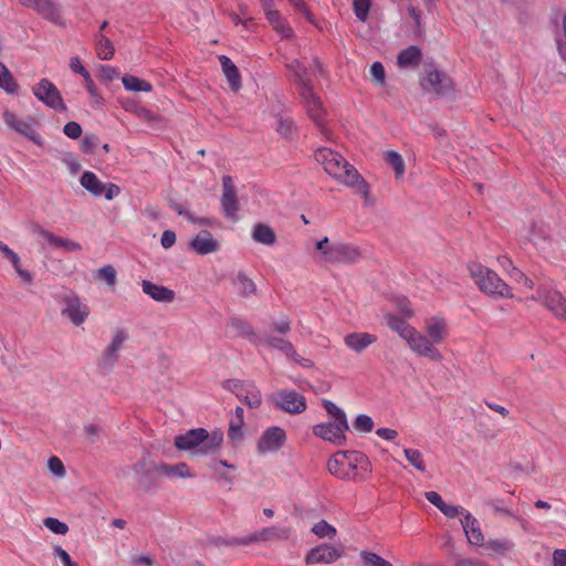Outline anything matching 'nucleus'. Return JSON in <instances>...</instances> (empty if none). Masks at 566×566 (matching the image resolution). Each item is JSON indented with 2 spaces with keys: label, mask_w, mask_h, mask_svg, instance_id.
I'll list each match as a JSON object with an SVG mask.
<instances>
[{
  "label": "nucleus",
  "mask_w": 566,
  "mask_h": 566,
  "mask_svg": "<svg viewBox=\"0 0 566 566\" xmlns=\"http://www.w3.org/2000/svg\"><path fill=\"white\" fill-rule=\"evenodd\" d=\"M70 67L74 73L81 74L85 82H91V75L86 69L82 65L80 57L74 56L70 60Z\"/></svg>",
  "instance_id": "nucleus-59"
},
{
  "label": "nucleus",
  "mask_w": 566,
  "mask_h": 566,
  "mask_svg": "<svg viewBox=\"0 0 566 566\" xmlns=\"http://www.w3.org/2000/svg\"><path fill=\"white\" fill-rule=\"evenodd\" d=\"M95 44L97 56L101 60H111L114 56L115 48L112 41L103 33H97L95 35Z\"/></svg>",
  "instance_id": "nucleus-38"
},
{
  "label": "nucleus",
  "mask_w": 566,
  "mask_h": 566,
  "mask_svg": "<svg viewBox=\"0 0 566 566\" xmlns=\"http://www.w3.org/2000/svg\"><path fill=\"white\" fill-rule=\"evenodd\" d=\"M63 133L71 139H77L82 135V127L76 122H69L64 125Z\"/></svg>",
  "instance_id": "nucleus-62"
},
{
  "label": "nucleus",
  "mask_w": 566,
  "mask_h": 566,
  "mask_svg": "<svg viewBox=\"0 0 566 566\" xmlns=\"http://www.w3.org/2000/svg\"><path fill=\"white\" fill-rule=\"evenodd\" d=\"M142 289L146 295L159 303H172L176 298V293L172 290L148 280L142 281Z\"/></svg>",
  "instance_id": "nucleus-19"
},
{
  "label": "nucleus",
  "mask_w": 566,
  "mask_h": 566,
  "mask_svg": "<svg viewBox=\"0 0 566 566\" xmlns=\"http://www.w3.org/2000/svg\"><path fill=\"white\" fill-rule=\"evenodd\" d=\"M34 10L46 20L61 22L60 7L52 0H39Z\"/></svg>",
  "instance_id": "nucleus-29"
},
{
  "label": "nucleus",
  "mask_w": 566,
  "mask_h": 566,
  "mask_svg": "<svg viewBox=\"0 0 566 566\" xmlns=\"http://www.w3.org/2000/svg\"><path fill=\"white\" fill-rule=\"evenodd\" d=\"M95 279L103 280L111 287H114L116 284V270L113 265H104L98 269L95 273Z\"/></svg>",
  "instance_id": "nucleus-46"
},
{
  "label": "nucleus",
  "mask_w": 566,
  "mask_h": 566,
  "mask_svg": "<svg viewBox=\"0 0 566 566\" xmlns=\"http://www.w3.org/2000/svg\"><path fill=\"white\" fill-rule=\"evenodd\" d=\"M170 207L179 214L187 218L191 223L203 224L207 222L205 218H196L192 213L186 210L180 203L176 201H170Z\"/></svg>",
  "instance_id": "nucleus-55"
},
{
  "label": "nucleus",
  "mask_w": 566,
  "mask_h": 566,
  "mask_svg": "<svg viewBox=\"0 0 566 566\" xmlns=\"http://www.w3.org/2000/svg\"><path fill=\"white\" fill-rule=\"evenodd\" d=\"M488 552L497 556H505L507 553L514 549V543L506 538H496L484 541L482 545Z\"/></svg>",
  "instance_id": "nucleus-33"
},
{
  "label": "nucleus",
  "mask_w": 566,
  "mask_h": 566,
  "mask_svg": "<svg viewBox=\"0 0 566 566\" xmlns=\"http://www.w3.org/2000/svg\"><path fill=\"white\" fill-rule=\"evenodd\" d=\"M553 34L557 51L562 60L566 62V13L562 15L560 22L557 21V18L555 19Z\"/></svg>",
  "instance_id": "nucleus-28"
},
{
  "label": "nucleus",
  "mask_w": 566,
  "mask_h": 566,
  "mask_svg": "<svg viewBox=\"0 0 566 566\" xmlns=\"http://www.w3.org/2000/svg\"><path fill=\"white\" fill-rule=\"evenodd\" d=\"M290 534H291V530L287 527L269 526V527H263L262 530L254 532L248 536H243L239 539H233L229 543L230 544L250 545V544L259 543V542L287 539Z\"/></svg>",
  "instance_id": "nucleus-7"
},
{
  "label": "nucleus",
  "mask_w": 566,
  "mask_h": 566,
  "mask_svg": "<svg viewBox=\"0 0 566 566\" xmlns=\"http://www.w3.org/2000/svg\"><path fill=\"white\" fill-rule=\"evenodd\" d=\"M406 342L408 343L411 350L419 356L428 357L433 361H440L442 359L441 353L433 346V343L430 340V338L426 337L415 328Z\"/></svg>",
  "instance_id": "nucleus-9"
},
{
  "label": "nucleus",
  "mask_w": 566,
  "mask_h": 566,
  "mask_svg": "<svg viewBox=\"0 0 566 566\" xmlns=\"http://www.w3.org/2000/svg\"><path fill=\"white\" fill-rule=\"evenodd\" d=\"M122 82L127 91L150 92L153 88V86L148 82L133 75L123 76Z\"/></svg>",
  "instance_id": "nucleus-41"
},
{
  "label": "nucleus",
  "mask_w": 566,
  "mask_h": 566,
  "mask_svg": "<svg viewBox=\"0 0 566 566\" xmlns=\"http://www.w3.org/2000/svg\"><path fill=\"white\" fill-rule=\"evenodd\" d=\"M340 557V552L328 544H322L312 548L306 555L307 564H331Z\"/></svg>",
  "instance_id": "nucleus-18"
},
{
  "label": "nucleus",
  "mask_w": 566,
  "mask_h": 566,
  "mask_svg": "<svg viewBox=\"0 0 566 566\" xmlns=\"http://www.w3.org/2000/svg\"><path fill=\"white\" fill-rule=\"evenodd\" d=\"M440 512L448 518H454L459 515L463 517V514H465V510L462 506L448 503H444V505L440 507Z\"/></svg>",
  "instance_id": "nucleus-57"
},
{
  "label": "nucleus",
  "mask_w": 566,
  "mask_h": 566,
  "mask_svg": "<svg viewBox=\"0 0 566 566\" xmlns=\"http://www.w3.org/2000/svg\"><path fill=\"white\" fill-rule=\"evenodd\" d=\"M386 163L392 167L395 171V176L397 179H400L405 175V161L401 155L395 150H387L385 153Z\"/></svg>",
  "instance_id": "nucleus-40"
},
{
  "label": "nucleus",
  "mask_w": 566,
  "mask_h": 566,
  "mask_svg": "<svg viewBox=\"0 0 566 566\" xmlns=\"http://www.w3.org/2000/svg\"><path fill=\"white\" fill-rule=\"evenodd\" d=\"M426 333L433 344L442 343L448 335L446 321L440 317H431L427 319Z\"/></svg>",
  "instance_id": "nucleus-22"
},
{
  "label": "nucleus",
  "mask_w": 566,
  "mask_h": 566,
  "mask_svg": "<svg viewBox=\"0 0 566 566\" xmlns=\"http://www.w3.org/2000/svg\"><path fill=\"white\" fill-rule=\"evenodd\" d=\"M354 428L361 432H370L374 428L373 419L367 415H358L354 421Z\"/></svg>",
  "instance_id": "nucleus-54"
},
{
  "label": "nucleus",
  "mask_w": 566,
  "mask_h": 566,
  "mask_svg": "<svg viewBox=\"0 0 566 566\" xmlns=\"http://www.w3.org/2000/svg\"><path fill=\"white\" fill-rule=\"evenodd\" d=\"M544 302L554 315L566 319V298L558 291L548 292Z\"/></svg>",
  "instance_id": "nucleus-27"
},
{
  "label": "nucleus",
  "mask_w": 566,
  "mask_h": 566,
  "mask_svg": "<svg viewBox=\"0 0 566 566\" xmlns=\"http://www.w3.org/2000/svg\"><path fill=\"white\" fill-rule=\"evenodd\" d=\"M271 399L276 408L291 415L302 413L306 409L304 396L294 390H280Z\"/></svg>",
  "instance_id": "nucleus-5"
},
{
  "label": "nucleus",
  "mask_w": 566,
  "mask_h": 566,
  "mask_svg": "<svg viewBox=\"0 0 566 566\" xmlns=\"http://www.w3.org/2000/svg\"><path fill=\"white\" fill-rule=\"evenodd\" d=\"M344 467H346L345 459L343 458V455H340V452L335 454L327 462V470L331 472V474L338 478L348 476V473L345 472Z\"/></svg>",
  "instance_id": "nucleus-45"
},
{
  "label": "nucleus",
  "mask_w": 566,
  "mask_h": 566,
  "mask_svg": "<svg viewBox=\"0 0 566 566\" xmlns=\"http://www.w3.org/2000/svg\"><path fill=\"white\" fill-rule=\"evenodd\" d=\"M348 469H359L365 473L370 472L371 463L368 458L358 451L340 452Z\"/></svg>",
  "instance_id": "nucleus-26"
},
{
  "label": "nucleus",
  "mask_w": 566,
  "mask_h": 566,
  "mask_svg": "<svg viewBox=\"0 0 566 566\" xmlns=\"http://www.w3.org/2000/svg\"><path fill=\"white\" fill-rule=\"evenodd\" d=\"M252 238L258 243L265 245H273L276 241V235L273 229L263 223H258L254 226Z\"/></svg>",
  "instance_id": "nucleus-36"
},
{
  "label": "nucleus",
  "mask_w": 566,
  "mask_h": 566,
  "mask_svg": "<svg viewBox=\"0 0 566 566\" xmlns=\"http://www.w3.org/2000/svg\"><path fill=\"white\" fill-rule=\"evenodd\" d=\"M80 182L81 186L94 197H101L104 192V182L92 171H84Z\"/></svg>",
  "instance_id": "nucleus-30"
},
{
  "label": "nucleus",
  "mask_w": 566,
  "mask_h": 566,
  "mask_svg": "<svg viewBox=\"0 0 566 566\" xmlns=\"http://www.w3.org/2000/svg\"><path fill=\"white\" fill-rule=\"evenodd\" d=\"M323 406L326 412L333 417L335 422H338L343 428H349L346 413L343 409L338 408L333 401L326 399L323 400Z\"/></svg>",
  "instance_id": "nucleus-43"
},
{
  "label": "nucleus",
  "mask_w": 566,
  "mask_h": 566,
  "mask_svg": "<svg viewBox=\"0 0 566 566\" xmlns=\"http://www.w3.org/2000/svg\"><path fill=\"white\" fill-rule=\"evenodd\" d=\"M52 554L55 558H60L64 566H77L76 563L72 560L70 554L60 545L53 547Z\"/></svg>",
  "instance_id": "nucleus-61"
},
{
  "label": "nucleus",
  "mask_w": 566,
  "mask_h": 566,
  "mask_svg": "<svg viewBox=\"0 0 566 566\" xmlns=\"http://www.w3.org/2000/svg\"><path fill=\"white\" fill-rule=\"evenodd\" d=\"M237 398L250 408H259L262 403L261 391L253 384H248L241 392H238Z\"/></svg>",
  "instance_id": "nucleus-34"
},
{
  "label": "nucleus",
  "mask_w": 566,
  "mask_h": 566,
  "mask_svg": "<svg viewBox=\"0 0 566 566\" xmlns=\"http://www.w3.org/2000/svg\"><path fill=\"white\" fill-rule=\"evenodd\" d=\"M223 442V432L214 430L209 432L205 428L190 429L175 438V447L180 451H195L207 455L216 453Z\"/></svg>",
  "instance_id": "nucleus-2"
},
{
  "label": "nucleus",
  "mask_w": 566,
  "mask_h": 566,
  "mask_svg": "<svg viewBox=\"0 0 566 566\" xmlns=\"http://www.w3.org/2000/svg\"><path fill=\"white\" fill-rule=\"evenodd\" d=\"M488 505L494 511L495 514L505 516H515V513L507 507L503 499H493L488 502Z\"/></svg>",
  "instance_id": "nucleus-53"
},
{
  "label": "nucleus",
  "mask_w": 566,
  "mask_h": 566,
  "mask_svg": "<svg viewBox=\"0 0 566 566\" xmlns=\"http://www.w3.org/2000/svg\"><path fill=\"white\" fill-rule=\"evenodd\" d=\"M460 522L471 545L480 546L484 544V535L480 523L469 511H465Z\"/></svg>",
  "instance_id": "nucleus-17"
},
{
  "label": "nucleus",
  "mask_w": 566,
  "mask_h": 566,
  "mask_svg": "<svg viewBox=\"0 0 566 566\" xmlns=\"http://www.w3.org/2000/svg\"><path fill=\"white\" fill-rule=\"evenodd\" d=\"M312 532L321 538H324V537L332 538L336 534L335 527L332 526L331 524H328L324 520L314 524V526L312 527Z\"/></svg>",
  "instance_id": "nucleus-51"
},
{
  "label": "nucleus",
  "mask_w": 566,
  "mask_h": 566,
  "mask_svg": "<svg viewBox=\"0 0 566 566\" xmlns=\"http://www.w3.org/2000/svg\"><path fill=\"white\" fill-rule=\"evenodd\" d=\"M300 96L304 103L308 116L318 126H322L324 109L318 96L313 92L312 86H304L300 90Z\"/></svg>",
  "instance_id": "nucleus-16"
},
{
  "label": "nucleus",
  "mask_w": 566,
  "mask_h": 566,
  "mask_svg": "<svg viewBox=\"0 0 566 566\" xmlns=\"http://www.w3.org/2000/svg\"><path fill=\"white\" fill-rule=\"evenodd\" d=\"M469 272L483 293L495 297L510 298L513 296L511 287L491 269L472 263L469 265Z\"/></svg>",
  "instance_id": "nucleus-3"
},
{
  "label": "nucleus",
  "mask_w": 566,
  "mask_h": 566,
  "mask_svg": "<svg viewBox=\"0 0 566 566\" xmlns=\"http://www.w3.org/2000/svg\"><path fill=\"white\" fill-rule=\"evenodd\" d=\"M263 342L272 348L282 350L290 359H295L297 356L292 343L283 337L269 336Z\"/></svg>",
  "instance_id": "nucleus-37"
},
{
  "label": "nucleus",
  "mask_w": 566,
  "mask_h": 566,
  "mask_svg": "<svg viewBox=\"0 0 566 566\" xmlns=\"http://www.w3.org/2000/svg\"><path fill=\"white\" fill-rule=\"evenodd\" d=\"M219 61L231 90L233 92L239 91L241 87V76L237 65L226 55H220Z\"/></svg>",
  "instance_id": "nucleus-23"
},
{
  "label": "nucleus",
  "mask_w": 566,
  "mask_h": 566,
  "mask_svg": "<svg viewBox=\"0 0 566 566\" xmlns=\"http://www.w3.org/2000/svg\"><path fill=\"white\" fill-rule=\"evenodd\" d=\"M2 117L9 128L25 136L38 146H43L44 142L41 135L34 130L32 119L21 120L13 112L8 109L3 112Z\"/></svg>",
  "instance_id": "nucleus-8"
},
{
  "label": "nucleus",
  "mask_w": 566,
  "mask_h": 566,
  "mask_svg": "<svg viewBox=\"0 0 566 566\" xmlns=\"http://www.w3.org/2000/svg\"><path fill=\"white\" fill-rule=\"evenodd\" d=\"M231 326L235 328L243 336H252L254 335L252 326L244 319L241 318H232Z\"/></svg>",
  "instance_id": "nucleus-56"
},
{
  "label": "nucleus",
  "mask_w": 566,
  "mask_h": 566,
  "mask_svg": "<svg viewBox=\"0 0 566 566\" xmlns=\"http://www.w3.org/2000/svg\"><path fill=\"white\" fill-rule=\"evenodd\" d=\"M360 256L359 251L346 243H333L328 251L324 252V262L326 263H354Z\"/></svg>",
  "instance_id": "nucleus-12"
},
{
  "label": "nucleus",
  "mask_w": 566,
  "mask_h": 566,
  "mask_svg": "<svg viewBox=\"0 0 566 566\" xmlns=\"http://www.w3.org/2000/svg\"><path fill=\"white\" fill-rule=\"evenodd\" d=\"M99 145V138L95 134H86L81 142L80 148L84 154L93 155L97 146Z\"/></svg>",
  "instance_id": "nucleus-52"
},
{
  "label": "nucleus",
  "mask_w": 566,
  "mask_h": 566,
  "mask_svg": "<svg viewBox=\"0 0 566 566\" xmlns=\"http://www.w3.org/2000/svg\"><path fill=\"white\" fill-rule=\"evenodd\" d=\"M155 469L168 476H176V478H192L193 476L188 464L185 462H179L175 465L160 463L158 465H155Z\"/></svg>",
  "instance_id": "nucleus-32"
},
{
  "label": "nucleus",
  "mask_w": 566,
  "mask_h": 566,
  "mask_svg": "<svg viewBox=\"0 0 566 566\" xmlns=\"http://www.w3.org/2000/svg\"><path fill=\"white\" fill-rule=\"evenodd\" d=\"M0 252H2L3 255L11 262L17 274L20 276V279L23 282H25V283L33 282L32 273L29 272L28 270H24L21 268V262H20L19 255L2 241H0Z\"/></svg>",
  "instance_id": "nucleus-25"
},
{
  "label": "nucleus",
  "mask_w": 566,
  "mask_h": 566,
  "mask_svg": "<svg viewBox=\"0 0 566 566\" xmlns=\"http://www.w3.org/2000/svg\"><path fill=\"white\" fill-rule=\"evenodd\" d=\"M155 465H153L149 470H145L140 476L137 478V486L138 489L149 492L155 489L157 479L155 476Z\"/></svg>",
  "instance_id": "nucleus-44"
},
{
  "label": "nucleus",
  "mask_w": 566,
  "mask_h": 566,
  "mask_svg": "<svg viewBox=\"0 0 566 566\" xmlns=\"http://www.w3.org/2000/svg\"><path fill=\"white\" fill-rule=\"evenodd\" d=\"M0 88L8 94H15L19 90L17 81L2 62H0Z\"/></svg>",
  "instance_id": "nucleus-39"
},
{
  "label": "nucleus",
  "mask_w": 566,
  "mask_h": 566,
  "mask_svg": "<svg viewBox=\"0 0 566 566\" xmlns=\"http://www.w3.org/2000/svg\"><path fill=\"white\" fill-rule=\"evenodd\" d=\"M360 557L367 566H392L390 562L373 552L361 551Z\"/></svg>",
  "instance_id": "nucleus-48"
},
{
  "label": "nucleus",
  "mask_w": 566,
  "mask_h": 566,
  "mask_svg": "<svg viewBox=\"0 0 566 566\" xmlns=\"http://www.w3.org/2000/svg\"><path fill=\"white\" fill-rule=\"evenodd\" d=\"M268 21L271 23L273 29L279 32L282 38L289 39L293 36L292 28L285 23L283 18L280 15L276 10H268L266 11Z\"/></svg>",
  "instance_id": "nucleus-35"
},
{
  "label": "nucleus",
  "mask_w": 566,
  "mask_h": 566,
  "mask_svg": "<svg viewBox=\"0 0 566 566\" xmlns=\"http://www.w3.org/2000/svg\"><path fill=\"white\" fill-rule=\"evenodd\" d=\"M190 247L198 254L206 255L217 252L220 249V243L212 237L209 231H201L192 239Z\"/></svg>",
  "instance_id": "nucleus-21"
},
{
  "label": "nucleus",
  "mask_w": 566,
  "mask_h": 566,
  "mask_svg": "<svg viewBox=\"0 0 566 566\" xmlns=\"http://www.w3.org/2000/svg\"><path fill=\"white\" fill-rule=\"evenodd\" d=\"M376 342L377 336L366 332H354L344 337L345 345L357 354L363 353L368 346Z\"/></svg>",
  "instance_id": "nucleus-20"
},
{
  "label": "nucleus",
  "mask_w": 566,
  "mask_h": 566,
  "mask_svg": "<svg viewBox=\"0 0 566 566\" xmlns=\"http://www.w3.org/2000/svg\"><path fill=\"white\" fill-rule=\"evenodd\" d=\"M405 457L408 460V462L415 467L417 470L424 472L426 471V464L423 461L422 453L417 449H405L403 450Z\"/></svg>",
  "instance_id": "nucleus-47"
},
{
  "label": "nucleus",
  "mask_w": 566,
  "mask_h": 566,
  "mask_svg": "<svg viewBox=\"0 0 566 566\" xmlns=\"http://www.w3.org/2000/svg\"><path fill=\"white\" fill-rule=\"evenodd\" d=\"M315 159L323 165L325 171L337 179L339 182L352 187L356 192L368 196V185L358 174L357 169L350 165L340 154L331 148H319L315 153Z\"/></svg>",
  "instance_id": "nucleus-1"
},
{
  "label": "nucleus",
  "mask_w": 566,
  "mask_h": 566,
  "mask_svg": "<svg viewBox=\"0 0 566 566\" xmlns=\"http://www.w3.org/2000/svg\"><path fill=\"white\" fill-rule=\"evenodd\" d=\"M426 73V77L420 80L424 91H432L438 95H444L452 91V80L444 72L431 67Z\"/></svg>",
  "instance_id": "nucleus-10"
},
{
  "label": "nucleus",
  "mask_w": 566,
  "mask_h": 566,
  "mask_svg": "<svg viewBox=\"0 0 566 566\" xmlns=\"http://www.w3.org/2000/svg\"><path fill=\"white\" fill-rule=\"evenodd\" d=\"M385 319H386L388 327L391 331L398 333V335L401 338H403L405 340L408 338V336L413 331L412 326H410L403 318H401L395 314H391V313L386 314Z\"/></svg>",
  "instance_id": "nucleus-31"
},
{
  "label": "nucleus",
  "mask_w": 566,
  "mask_h": 566,
  "mask_svg": "<svg viewBox=\"0 0 566 566\" xmlns=\"http://www.w3.org/2000/svg\"><path fill=\"white\" fill-rule=\"evenodd\" d=\"M34 232L38 233L43 240H45L50 245L60 248L61 237L42 228H36Z\"/></svg>",
  "instance_id": "nucleus-58"
},
{
  "label": "nucleus",
  "mask_w": 566,
  "mask_h": 566,
  "mask_svg": "<svg viewBox=\"0 0 566 566\" xmlns=\"http://www.w3.org/2000/svg\"><path fill=\"white\" fill-rule=\"evenodd\" d=\"M221 206L227 218L235 219L239 211V202L233 180L230 176L222 178Z\"/></svg>",
  "instance_id": "nucleus-15"
},
{
  "label": "nucleus",
  "mask_w": 566,
  "mask_h": 566,
  "mask_svg": "<svg viewBox=\"0 0 566 566\" xmlns=\"http://www.w3.org/2000/svg\"><path fill=\"white\" fill-rule=\"evenodd\" d=\"M349 428H343L338 422L328 421L313 427V433L336 446H343L346 441L345 432Z\"/></svg>",
  "instance_id": "nucleus-14"
},
{
  "label": "nucleus",
  "mask_w": 566,
  "mask_h": 566,
  "mask_svg": "<svg viewBox=\"0 0 566 566\" xmlns=\"http://www.w3.org/2000/svg\"><path fill=\"white\" fill-rule=\"evenodd\" d=\"M370 74L377 84H384L386 72L385 67L380 62H374L370 66Z\"/></svg>",
  "instance_id": "nucleus-60"
},
{
  "label": "nucleus",
  "mask_w": 566,
  "mask_h": 566,
  "mask_svg": "<svg viewBox=\"0 0 566 566\" xmlns=\"http://www.w3.org/2000/svg\"><path fill=\"white\" fill-rule=\"evenodd\" d=\"M371 0H354L353 9L356 18L365 22L368 18Z\"/></svg>",
  "instance_id": "nucleus-49"
},
{
  "label": "nucleus",
  "mask_w": 566,
  "mask_h": 566,
  "mask_svg": "<svg viewBox=\"0 0 566 566\" xmlns=\"http://www.w3.org/2000/svg\"><path fill=\"white\" fill-rule=\"evenodd\" d=\"M43 524L48 530L57 535H65L69 532L67 524L55 517H45Z\"/></svg>",
  "instance_id": "nucleus-50"
},
{
  "label": "nucleus",
  "mask_w": 566,
  "mask_h": 566,
  "mask_svg": "<svg viewBox=\"0 0 566 566\" xmlns=\"http://www.w3.org/2000/svg\"><path fill=\"white\" fill-rule=\"evenodd\" d=\"M286 440L285 431L276 426L268 428L256 443L259 454H266L280 450Z\"/></svg>",
  "instance_id": "nucleus-11"
},
{
  "label": "nucleus",
  "mask_w": 566,
  "mask_h": 566,
  "mask_svg": "<svg viewBox=\"0 0 566 566\" xmlns=\"http://www.w3.org/2000/svg\"><path fill=\"white\" fill-rule=\"evenodd\" d=\"M233 283L241 285L240 293L243 297H250L256 292L255 283L250 277H248V275L242 271H240L237 274V277L233 281Z\"/></svg>",
  "instance_id": "nucleus-42"
},
{
  "label": "nucleus",
  "mask_w": 566,
  "mask_h": 566,
  "mask_svg": "<svg viewBox=\"0 0 566 566\" xmlns=\"http://www.w3.org/2000/svg\"><path fill=\"white\" fill-rule=\"evenodd\" d=\"M128 339V332L124 328H117L112 342L103 350L99 367L106 370H112L119 358V352L124 343Z\"/></svg>",
  "instance_id": "nucleus-6"
},
{
  "label": "nucleus",
  "mask_w": 566,
  "mask_h": 566,
  "mask_svg": "<svg viewBox=\"0 0 566 566\" xmlns=\"http://www.w3.org/2000/svg\"><path fill=\"white\" fill-rule=\"evenodd\" d=\"M422 57V51L417 45H410L403 49L397 56V64L399 67H417Z\"/></svg>",
  "instance_id": "nucleus-24"
},
{
  "label": "nucleus",
  "mask_w": 566,
  "mask_h": 566,
  "mask_svg": "<svg viewBox=\"0 0 566 566\" xmlns=\"http://www.w3.org/2000/svg\"><path fill=\"white\" fill-rule=\"evenodd\" d=\"M290 3L293 6V8L300 12L301 14H303L305 17V19L313 23V15L312 13L310 12L306 3L303 1V0H289Z\"/></svg>",
  "instance_id": "nucleus-63"
},
{
  "label": "nucleus",
  "mask_w": 566,
  "mask_h": 566,
  "mask_svg": "<svg viewBox=\"0 0 566 566\" xmlns=\"http://www.w3.org/2000/svg\"><path fill=\"white\" fill-rule=\"evenodd\" d=\"M64 303L65 306L61 311L62 315L69 317L75 326L83 324L90 314L88 306L82 303L77 295L66 296Z\"/></svg>",
  "instance_id": "nucleus-13"
},
{
  "label": "nucleus",
  "mask_w": 566,
  "mask_h": 566,
  "mask_svg": "<svg viewBox=\"0 0 566 566\" xmlns=\"http://www.w3.org/2000/svg\"><path fill=\"white\" fill-rule=\"evenodd\" d=\"M83 431L87 441L90 443H95L101 432V428L97 424L91 423L84 426Z\"/></svg>",
  "instance_id": "nucleus-64"
},
{
  "label": "nucleus",
  "mask_w": 566,
  "mask_h": 566,
  "mask_svg": "<svg viewBox=\"0 0 566 566\" xmlns=\"http://www.w3.org/2000/svg\"><path fill=\"white\" fill-rule=\"evenodd\" d=\"M32 93L45 106L56 112H65L67 109L60 91L48 78L40 80V82L32 87Z\"/></svg>",
  "instance_id": "nucleus-4"
}]
</instances>
